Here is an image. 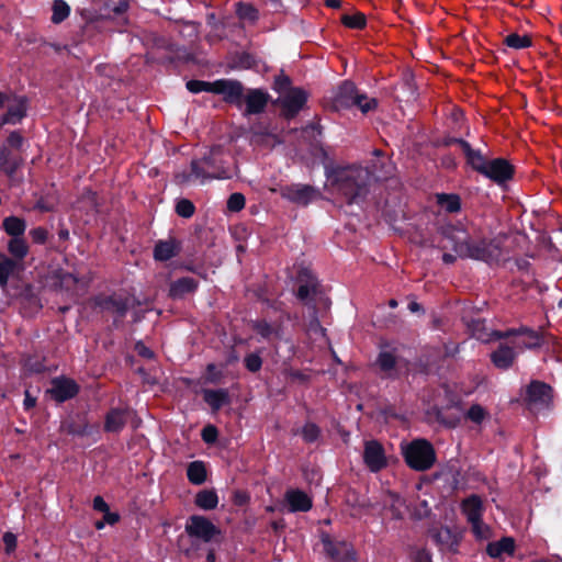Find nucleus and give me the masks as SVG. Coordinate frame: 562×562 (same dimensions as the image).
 <instances>
[{
  "label": "nucleus",
  "mask_w": 562,
  "mask_h": 562,
  "mask_svg": "<svg viewBox=\"0 0 562 562\" xmlns=\"http://www.w3.org/2000/svg\"><path fill=\"white\" fill-rule=\"evenodd\" d=\"M10 98L11 95L0 92V110L5 109V105Z\"/></svg>",
  "instance_id": "nucleus-64"
},
{
  "label": "nucleus",
  "mask_w": 562,
  "mask_h": 562,
  "mask_svg": "<svg viewBox=\"0 0 562 562\" xmlns=\"http://www.w3.org/2000/svg\"><path fill=\"white\" fill-rule=\"evenodd\" d=\"M307 94L301 88L290 89L286 93L278 99L281 106L282 115L290 120L297 115L306 103Z\"/></svg>",
  "instance_id": "nucleus-8"
},
{
  "label": "nucleus",
  "mask_w": 562,
  "mask_h": 562,
  "mask_svg": "<svg viewBox=\"0 0 562 562\" xmlns=\"http://www.w3.org/2000/svg\"><path fill=\"white\" fill-rule=\"evenodd\" d=\"M486 417V411L479 404L472 405L467 412V418L475 424H481Z\"/></svg>",
  "instance_id": "nucleus-46"
},
{
  "label": "nucleus",
  "mask_w": 562,
  "mask_h": 562,
  "mask_svg": "<svg viewBox=\"0 0 562 562\" xmlns=\"http://www.w3.org/2000/svg\"><path fill=\"white\" fill-rule=\"evenodd\" d=\"M245 206V196L241 193H233L227 200V209L232 212H239Z\"/></svg>",
  "instance_id": "nucleus-49"
},
{
  "label": "nucleus",
  "mask_w": 562,
  "mask_h": 562,
  "mask_svg": "<svg viewBox=\"0 0 562 562\" xmlns=\"http://www.w3.org/2000/svg\"><path fill=\"white\" fill-rule=\"evenodd\" d=\"M497 184L510 180L514 176V166L504 158L488 160L485 169L481 173Z\"/></svg>",
  "instance_id": "nucleus-12"
},
{
  "label": "nucleus",
  "mask_w": 562,
  "mask_h": 562,
  "mask_svg": "<svg viewBox=\"0 0 562 562\" xmlns=\"http://www.w3.org/2000/svg\"><path fill=\"white\" fill-rule=\"evenodd\" d=\"M188 480L195 485H200L206 480V469L202 461H193L187 469Z\"/></svg>",
  "instance_id": "nucleus-34"
},
{
  "label": "nucleus",
  "mask_w": 562,
  "mask_h": 562,
  "mask_svg": "<svg viewBox=\"0 0 562 562\" xmlns=\"http://www.w3.org/2000/svg\"><path fill=\"white\" fill-rule=\"evenodd\" d=\"M397 363V357L392 351H381L376 359V364L387 378L396 376Z\"/></svg>",
  "instance_id": "nucleus-29"
},
{
  "label": "nucleus",
  "mask_w": 562,
  "mask_h": 562,
  "mask_svg": "<svg viewBox=\"0 0 562 562\" xmlns=\"http://www.w3.org/2000/svg\"><path fill=\"white\" fill-rule=\"evenodd\" d=\"M203 398L214 412L221 409L224 405L229 403V394L225 389L204 390Z\"/></svg>",
  "instance_id": "nucleus-27"
},
{
  "label": "nucleus",
  "mask_w": 562,
  "mask_h": 562,
  "mask_svg": "<svg viewBox=\"0 0 562 562\" xmlns=\"http://www.w3.org/2000/svg\"><path fill=\"white\" fill-rule=\"evenodd\" d=\"M9 252L16 259H23L27 252L29 247L22 237H12L8 244Z\"/></svg>",
  "instance_id": "nucleus-35"
},
{
  "label": "nucleus",
  "mask_w": 562,
  "mask_h": 562,
  "mask_svg": "<svg viewBox=\"0 0 562 562\" xmlns=\"http://www.w3.org/2000/svg\"><path fill=\"white\" fill-rule=\"evenodd\" d=\"M128 9V2L126 0H121L119 4L113 9L115 14L124 13Z\"/></svg>",
  "instance_id": "nucleus-63"
},
{
  "label": "nucleus",
  "mask_w": 562,
  "mask_h": 562,
  "mask_svg": "<svg viewBox=\"0 0 562 562\" xmlns=\"http://www.w3.org/2000/svg\"><path fill=\"white\" fill-rule=\"evenodd\" d=\"M212 82L201 81V80H190L187 82V88L190 92L198 93L201 91L212 92Z\"/></svg>",
  "instance_id": "nucleus-48"
},
{
  "label": "nucleus",
  "mask_w": 562,
  "mask_h": 562,
  "mask_svg": "<svg viewBox=\"0 0 562 562\" xmlns=\"http://www.w3.org/2000/svg\"><path fill=\"white\" fill-rule=\"evenodd\" d=\"M16 262L9 258L3 257L0 259V285H5L10 276L14 272Z\"/></svg>",
  "instance_id": "nucleus-39"
},
{
  "label": "nucleus",
  "mask_w": 562,
  "mask_h": 562,
  "mask_svg": "<svg viewBox=\"0 0 562 562\" xmlns=\"http://www.w3.org/2000/svg\"><path fill=\"white\" fill-rule=\"evenodd\" d=\"M512 335L522 336L526 335V338H518L514 341V346L510 347L505 344H501L498 348L492 352L491 360L493 364L502 370H506L510 368L516 359L517 352L515 349L522 350L524 348H535L540 346V338L537 333L521 328L519 330H507V331H494L493 336L496 338H507Z\"/></svg>",
  "instance_id": "nucleus-3"
},
{
  "label": "nucleus",
  "mask_w": 562,
  "mask_h": 562,
  "mask_svg": "<svg viewBox=\"0 0 562 562\" xmlns=\"http://www.w3.org/2000/svg\"><path fill=\"white\" fill-rule=\"evenodd\" d=\"M429 535L439 550L442 552L456 553L460 543V535L448 527H434Z\"/></svg>",
  "instance_id": "nucleus-13"
},
{
  "label": "nucleus",
  "mask_w": 562,
  "mask_h": 562,
  "mask_svg": "<svg viewBox=\"0 0 562 562\" xmlns=\"http://www.w3.org/2000/svg\"><path fill=\"white\" fill-rule=\"evenodd\" d=\"M453 243V250L461 258L482 260L488 263L496 262L502 257V249L495 240H474L462 229L448 228L443 232Z\"/></svg>",
  "instance_id": "nucleus-2"
},
{
  "label": "nucleus",
  "mask_w": 562,
  "mask_h": 562,
  "mask_svg": "<svg viewBox=\"0 0 562 562\" xmlns=\"http://www.w3.org/2000/svg\"><path fill=\"white\" fill-rule=\"evenodd\" d=\"M136 350L144 358L151 359L154 357V352L143 344H137Z\"/></svg>",
  "instance_id": "nucleus-59"
},
{
  "label": "nucleus",
  "mask_w": 562,
  "mask_h": 562,
  "mask_svg": "<svg viewBox=\"0 0 562 562\" xmlns=\"http://www.w3.org/2000/svg\"><path fill=\"white\" fill-rule=\"evenodd\" d=\"M317 291V282L311 280L305 284H301L297 289V297L302 301L307 300L311 295H314Z\"/></svg>",
  "instance_id": "nucleus-47"
},
{
  "label": "nucleus",
  "mask_w": 562,
  "mask_h": 562,
  "mask_svg": "<svg viewBox=\"0 0 562 562\" xmlns=\"http://www.w3.org/2000/svg\"><path fill=\"white\" fill-rule=\"evenodd\" d=\"M91 303L94 308L115 314L119 318H123L130 307V299L121 294H100L94 296Z\"/></svg>",
  "instance_id": "nucleus-7"
},
{
  "label": "nucleus",
  "mask_w": 562,
  "mask_h": 562,
  "mask_svg": "<svg viewBox=\"0 0 562 562\" xmlns=\"http://www.w3.org/2000/svg\"><path fill=\"white\" fill-rule=\"evenodd\" d=\"M321 430L317 425L307 423L303 426L301 435L306 442H314L318 439Z\"/></svg>",
  "instance_id": "nucleus-44"
},
{
  "label": "nucleus",
  "mask_w": 562,
  "mask_h": 562,
  "mask_svg": "<svg viewBox=\"0 0 562 562\" xmlns=\"http://www.w3.org/2000/svg\"><path fill=\"white\" fill-rule=\"evenodd\" d=\"M252 329L267 340L280 339L283 334V326L280 321L268 323L266 319H258L252 323Z\"/></svg>",
  "instance_id": "nucleus-24"
},
{
  "label": "nucleus",
  "mask_w": 562,
  "mask_h": 562,
  "mask_svg": "<svg viewBox=\"0 0 562 562\" xmlns=\"http://www.w3.org/2000/svg\"><path fill=\"white\" fill-rule=\"evenodd\" d=\"M363 461L372 472L386 467V457L382 445L376 440L367 441L363 451Z\"/></svg>",
  "instance_id": "nucleus-15"
},
{
  "label": "nucleus",
  "mask_w": 562,
  "mask_h": 562,
  "mask_svg": "<svg viewBox=\"0 0 562 562\" xmlns=\"http://www.w3.org/2000/svg\"><path fill=\"white\" fill-rule=\"evenodd\" d=\"M181 250L180 243L175 237L166 240H159L154 248V258L158 261H167L179 255Z\"/></svg>",
  "instance_id": "nucleus-22"
},
{
  "label": "nucleus",
  "mask_w": 562,
  "mask_h": 562,
  "mask_svg": "<svg viewBox=\"0 0 562 562\" xmlns=\"http://www.w3.org/2000/svg\"><path fill=\"white\" fill-rule=\"evenodd\" d=\"M504 43L510 48L521 49L531 46L532 42L528 35L512 33L504 38Z\"/></svg>",
  "instance_id": "nucleus-37"
},
{
  "label": "nucleus",
  "mask_w": 562,
  "mask_h": 562,
  "mask_svg": "<svg viewBox=\"0 0 562 562\" xmlns=\"http://www.w3.org/2000/svg\"><path fill=\"white\" fill-rule=\"evenodd\" d=\"M30 236L34 243L44 244L47 240L48 232L46 228L40 226L31 229Z\"/></svg>",
  "instance_id": "nucleus-53"
},
{
  "label": "nucleus",
  "mask_w": 562,
  "mask_h": 562,
  "mask_svg": "<svg viewBox=\"0 0 562 562\" xmlns=\"http://www.w3.org/2000/svg\"><path fill=\"white\" fill-rule=\"evenodd\" d=\"M470 525H471V530L476 539L486 540V539L491 538V536H492L491 529L486 524L483 522L482 518L477 519L474 522H470Z\"/></svg>",
  "instance_id": "nucleus-42"
},
{
  "label": "nucleus",
  "mask_w": 562,
  "mask_h": 562,
  "mask_svg": "<svg viewBox=\"0 0 562 562\" xmlns=\"http://www.w3.org/2000/svg\"><path fill=\"white\" fill-rule=\"evenodd\" d=\"M199 282L190 277H183L170 284L169 295L173 299H181L186 294L193 293L198 289Z\"/></svg>",
  "instance_id": "nucleus-26"
},
{
  "label": "nucleus",
  "mask_w": 562,
  "mask_h": 562,
  "mask_svg": "<svg viewBox=\"0 0 562 562\" xmlns=\"http://www.w3.org/2000/svg\"><path fill=\"white\" fill-rule=\"evenodd\" d=\"M359 90L350 81L342 82L334 92L330 99H326V105H330L334 111L349 109L355 105V100Z\"/></svg>",
  "instance_id": "nucleus-10"
},
{
  "label": "nucleus",
  "mask_w": 562,
  "mask_h": 562,
  "mask_svg": "<svg viewBox=\"0 0 562 562\" xmlns=\"http://www.w3.org/2000/svg\"><path fill=\"white\" fill-rule=\"evenodd\" d=\"M324 548L326 553L333 559V562L356 561V553L348 542H334L329 539H324Z\"/></svg>",
  "instance_id": "nucleus-17"
},
{
  "label": "nucleus",
  "mask_w": 562,
  "mask_h": 562,
  "mask_svg": "<svg viewBox=\"0 0 562 562\" xmlns=\"http://www.w3.org/2000/svg\"><path fill=\"white\" fill-rule=\"evenodd\" d=\"M414 562H432L431 554L426 549H419L417 550L413 555Z\"/></svg>",
  "instance_id": "nucleus-56"
},
{
  "label": "nucleus",
  "mask_w": 562,
  "mask_h": 562,
  "mask_svg": "<svg viewBox=\"0 0 562 562\" xmlns=\"http://www.w3.org/2000/svg\"><path fill=\"white\" fill-rule=\"evenodd\" d=\"M400 502V498L396 497L394 503L391 505V512H392V516L393 518L395 519H402L403 518V514L401 513V510L398 509L396 503Z\"/></svg>",
  "instance_id": "nucleus-62"
},
{
  "label": "nucleus",
  "mask_w": 562,
  "mask_h": 562,
  "mask_svg": "<svg viewBox=\"0 0 562 562\" xmlns=\"http://www.w3.org/2000/svg\"><path fill=\"white\" fill-rule=\"evenodd\" d=\"M36 404V398L31 396L30 392L29 391H25V398H24V407L25 409H31L35 406Z\"/></svg>",
  "instance_id": "nucleus-60"
},
{
  "label": "nucleus",
  "mask_w": 562,
  "mask_h": 562,
  "mask_svg": "<svg viewBox=\"0 0 562 562\" xmlns=\"http://www.w3.org/2000/svg\"><path fill=\"white\" fill-rule=\"evenodd\" d=\"M52 10V22L55 24L61 23L70 13V8L64 0H55Z\"/></svg>",
  "instance_id": "nucleus-36"
},
{
  "label": "nucleus",
  "mask_w": 562,
  "mask_h": 562,
  "mask_svg": "<svg viewBox=\"0 0 562 562\" xmlns=\"http://www.w3.org/2000/svg\"><path fill=\"white\" fill-rule=\"evenodd\" d=\"M213 93L222 94L227 103L240 106L244 97V86L237 80L220 79L212 82Z\"/></svg>",
  "instance_id": "nucleus-9"
},
{
  "label": "nucleus",
  "mask_w": 562,
  "mask_h": 562,
  "mask_svg": "<svg viewBox=\"0 0 562 562\" xmlns=\"http://www.w3.org/2000/svg\"><path fill=\"white\" fill-rule=\"evenodd\" d=\"M552 387L541 381H532L526 390V401L535 408L548 407L552 402Z\"/></svg>",
  "instance_id": "nucleus-11"
},
{
  "label": "nucleus",
  "mask_w": 562,
  "mask_h": 562,
  "mask_svg": "<svg viewBox=\"0 0 562 562\" xmlns=\"http://www.w3.org/2000/svg\"><path fill=\"white\" fill-rule=\"evenodd\" d=\"M285 501L292 513L308 512L313 506L312 498L301 490H289L285 493Z\"/></svg>",
  "instance_id": "nucleus-23"
},
{
  "label": "nucleus",
  "mask_w": 562,
  "mask_h": 562,
  "mask_svg": "<svg viewBox=\"0 0 562 562\" xmlns=\"http://www.w3.org/2000/svg\"><path fill=\"white\" fill-rule=\"evenodd\" d=\"M120 519V516L115 513H110L109 510L108 512H104V521L110 524V525H113L115 522H117Z\"/></svg>",
  "instance_id": "nucleus-61"
},
{
  "label": "nucleus",
  "mask_w": 562,
  "mask_h": 562,
  "mask_svg": "<svg viewBox=\"0 0 562 562\" xmlns=\"http://www.w3.org/2000/svg\"><path fill=\"white\" fill-rule=\"evenodd\" d=\"M195 207L190 200L182 199L176 205V212L179 216L189 218L194 214Z\"/></svg>",
  "instance_id": "nucleus-45"
},
{
  "label": "nucleus",
  "mask_w": 562,
  "mask_h": 562,
  "mask_svg": "<svg viewBox=\"0 0 562 562\" xmlns=\"http://www.w3.org/2000/svg\"><path fill=\"white\" fill-rule=\"evenodd\" d=\"M3 543H4V547H5V552L7 553H11L15 550L16 548V537L12 533V532H5L3 535Z\"/></svg>",
  "instance_id": "nucleus-55"
},
{
  "label": "nucleus",
  "mask_w": 562,
  "mask_h": 562,
  "mask_svg": "<svg viewBox=\"0 0 562 562\" xmlns=\"http://www.w3.org/2000/svg\"><path fill=\"white\" fill-rule=\"evenodd\" d=\"M21 159L14 155L7 146L0 148V170L8 176H12L20 167Z\"/></svg>",
  "instance_id": "nucleus-28"
},
{
  "label": "nucleus",
  "mask_w": 562,
  "mask_h": 562,
  "mask_svg": "<svg viewBox=\"0 0 562 562\" xmlns=\"http://www.w3.org/2000/svg\"><path fill=\"white\" fill-rule=\"evenodd\" d=\"M341 23L355 30H362L367 24L366 15L361 12H357L355 14H344L341 16Z\"/></svg>",
  "instance_id": "nucleus-38"
},
{
  "label": "nucleus",
  "mask_w": 562,
  "mask_h": 562,
  "mask_svg": "<svg viewBox=\"0 0 562 562\" xmlns=\"http://www.w3.org/2000/svg\"><path fill=\"white\" fill-rule=\"evenodd\" d=\"M78 392L79 386L71 379H55L52 383V396L58 402H64L66 400L72 398L78 394Z\"/></svg>",
  "instance_id": "nucleus-18"
},
{
  "label": "nucleus",
  "mask_w": 562,
  "mask_h": 562,
  "mask_svg": "<svg viewBox=\"0 0 562 562\" xmlns=\"http://www.w3.org/2000/svg\"><path fill=\"white\" fill-rule=\"evenodd\" d=\"M236 13L243 20L254 22L258 19V10L249 3H236Z\"/></svg>",
  "instance_id": "nucleus-41"
},
{
  "label": "nucleus",
  "mask_w": 562,
  "mask_h": 562,
  "mask_svg": "<svg viewBox=\"0 0 562 562\" xmlns=\"http://www.w3.org/2000/svg\"><path fill=\"white\" fill-rule=\"evenodd\" d=\"M290 86H291V80L286 75L282 74V75H279L278 77H276L273 88L278 92L286 93L290 89H292Z\"/></svg>",
  "instance_id": "nucleus-51"
},
{
  "label": "nucleus",
  "mask_w": 562,
  "mask_h": 562,
  "mask_svg": "<svg viewBox=\"0 0 562 562\" xmlns=\"http://www.w3.org/2000/svg\"><path fill=\"white\" fill-rule=\"evenodd\" d=\"M56 277L58 279V285L60 289L66 291L72 290L78 282V279L69 272H58Z\"/></svg>",
  "instance_id": "nucleus-43"
},
{
  "label": "nucleus",
  "mask_w": 562,
  "mask_h": 562,
  "mask_svg": "<svg viewBox=\"0 0 562 562\" xmlns=\"http://www.w3.org/2000/svg\"><path fill=\"white\" fill-rule=\"evenodd\" d=\"M209 373V380L213 383L218 382L221 378V373L216 371V366L214 363H210L206 368Z\"/></svg>",
  "instance_id": "nucleus-58"
},
{
  "label": "nucleus",
  "mask_w": 562,
  "mask_h": 562,
  "mask_svg": "<svg viewBox=\"0 0 562 562\" xmlns=\"http://www.w3.org/2000/svg\"><path fill=\"white\" fill-rule=\"evenodd\" d=\"M24 143V137L21 135L19 131H13L7 138V147L19 150Z\"/></svg>",
  "instance_id": "nucleus-52"
},
{
  "label": "nucleus",
  "mask_w": 562,
  "mask_h": 562,
  "mask_svg": "<svg viewBox=\"0 0 562 562\" xmlns=\"http://www.w3.org/2000/svg\"><path fill=\"white\" fill-rule=\"evenodd\" d=\"M220 149H212L209 156L191 161L190 173H178L176 180L179 184L190 181L192 178L204 182L210 179L229 178L227 170L222 166L218 159Z\"/></svg>",
  "instance_id": "nucleus-4"
},
{
  "label": "nucleus",
  "mask_w": 562,
  "mask_h": 562,
  "mask_svg": "<svg viewBox=\"0 0 562 562\" xmlns=\"http://www.w3.org/2000/svg\"><path fill=\"white\" fill-rule=\"evenodd\" d=\"M461 510L469 524L481 519L484 510L481 497L477 495L467 497L461 503Z\"/></svg>",
  "instance_id": "nucleus-25"
},
{
  "label": "nucleus",
  "mask_w": 562,
  "mask_h": 562,
  "mask_svg": "<svg viewBox=\"0 0 562 562\" xmlns=\"http://www.w3.org/2000/svg\"><path fill=\"white\" fill-rule=\"evenodd\" d=\"M186 532L192 538L210 542L220 535V529L204 516L193 515L186 524Z\"/></svg>",
  "instance_id": "nucleus-6"
},
{
  "label": "nucleus",
  "mask_w": 562,
  "mask_h": 562,
  "mask_svg": "<svg viewBox=\"0 0 562 562\" xmlns=\"http://www.w3.org/2000/svg\"><path fill=\"white\" fill-rule=\"evenodd\" d=\"M436 203L448 213H457L461 210V199L454 193H437Z\"/></svg>",
  "instance_id": "nucleus-30"
},
{
  "label": "nucleus",
  "mask_w": 562,
  "mask_h": 562,
  "mask_svg": "<svg viewBox=\"0 0 562 562\" xmlns=\"http://www.w3.org/2000/svg\"><path fill=\"white\" fill-rule=\"evenodd\" d=\"M217 438V429L215 426L209 425L202 430V439L206 443H213Z\"/></svg>",
  "instance_id": "nucleus-54"
},
{
  "label": "nucleus",
  "mask_w": 562,
  "mask_h": 562,
  "mask_svg": "<svg viewBox=\"0 0 562 562\" xmlns=\"http://www.w3.org/2000/svg\"><path fill=\"white\" fill-rule=\"evenodd\" d=\"M244 362H245V367L250 371V372H257L261 369V366H262V360L260 358L259 355L257 353H249L245 357L244 359Z\"/></svg>",
  "instance_id": "nucleus-50"
},
{
  "label": "nucleus",
  "mask_w": 562,
  "mask_h": 562,
  "mask_svg": "<svg viewBox=\"0 0 562 562\" xmlns=\"http://www.w3.org/2000/svg\"><path fill=\"white\" fill-rule=\"evenodd\" d=\"M93 508L98 512L104 513L109 510V505L101 496H95L93 499Z\"/></svg>",
  "instance_id": "nucleus-57"
},
{
  "label": "nucleus",
  "mask_w": 562,
  "mask_h": 562,
  "mask_svg": "<svg viewBox=\"0 0 562 562\" xmlns=\"http://www.w3.org/2000/svg\"><path fill=\"white\" fill-rule=\"evenodd\" d=\"M453 143H456L460 146L462 153L464 154V156L467 158L468 164L475 171H477L479 173H482L483 170L485 169L488 160H486L485 157L479 150H474L468 142H465L461 138H458V139H453Z\"/></svg>",
  "instance_id": "nucleus-21"
},
{
  "label": "nucleus",
  "mask_w": 562,
  "mask_h": 562,
  "mask_svg": "<svg viewBox=\"0 0 562 562\" xmlns=\"http://www.w3.org/2000/svg\"><path fill=\"white\" fill-rule=\"evenodd\" d=\"M353 106H357L363 114H366L378 108V100L359 92L356 97Z\"/></svg>",
  "instance_id": "nucleus-40"
},
{
  "label": "nucleus",
  "mask_w": 562,
  "mask_h": 562,
  "mask_svg": "<svg viewBox=\"0 0 562 562\" xmlns=\"http://www.w3.org/2000/svg\"><path fill=\"white\" fill-rule=\"evenodd\" d=\"M243 99L246 103L245 115L259 114L265 111L269 94L260 89H250Z\"/></svg>",
  "instance_id": "nucleus-19"
},
{
  "label": "nucleus",
  "mask_w": 562,
  "mask_h": 562,
  "mask_svg": "<svg viewBox=\"0 0 562 562\" xmlns=\"http://www.w3.org/2000/svg\"><path fill=\"white\" fill-rule=\"evenodd\" d=\"M195 505L204 510L216 508L218 497L214 490H202L195 495Z\"/></svg>",
  "instance_id": "nucleus-33"
},
{
  "label": "nucleus",
  "mask_w": 562,
  "mask_h": 562,
  "mask_svg": "<svg viewBox=\"0 0 562 562\" xmlns=\"http://www.w3.org/2000/svg\"><path fill=\"white\" fill-rule=\"evenodd\" d=\"M130 415L128 408H111L104 418V431L120 432L126 425Z\"/></svg>",
  "instance_id": "nucleus-20"
},
{
  "label": "nucleus",
  "mask_w": 562,
  "mask_h": 562,
  "mask_svg": "<svg viewBox=\"0 0 562 562\" xmlns=\"http://www.w3.org/2000/svg\"><path fill=\"white\" fill-rule=\"evenodd\" d=\"M402 453L406 464L419 472L431 469L437 459L432 445L426 439H414L402 446Z\"/></svg>",
  "instance_id": "nucleus-5"
},
{
  "label": "nucleus",
  "mask_w": 562,
  "mask_h": 562,
  "mask_svg": "<svg viewBox=\"0 0 562 562\" xmlns=\"http://www.w3.org/2000/svg\"><path fill=\"white\" fill-rule=\"evenodd\" d=\"M5 114L0 116V127L5 124L15 125L26 115V100L21 97L11 95L5 105Z\"/></svg>",
  "instance_id": "nucleus-16"
},
{
  "label": "nucleus",
  "mask_w": 562,
  "mask_h": 562,
  "mask_svg": "<svg viewBox=\"0 0 562 562\" xmlns=\"http://www.w3.org/2000/svg\"><path fill=\"white\" fill-rule=\"evenodd\" d=\"M387 172L380 175L376 170L360 165L338 167L331 171L330 184L336 194L347 204H359L364 201L373 179L386 178Z\"/></svg>",
  "instance_id": "nucleus-1"
},
{
  "label": "nucleus",
  "mask_w": 562,
  "mask_h": 562,
  "mask_svg": "<svg viewBox=\"0 0 562 562\" xmlns=\"http://www.w3.org/2000/svg\"><path fill=\"white\" fill-rule=\"evenodd\" d=\"M2 228L12 237H22L26 229V223L21 217L8 216L2 221Z\"/></svg>",
  "instance_id": "nucleus-31"
},
{
  "label": "nucleus",
  "mask_w": 562,
  "mask_h": 562,
  "mask_svg": "<svg viewBox=\"0 0 562 562\" xmlns=\"http://www.w3.org/2000/svg\"><path fill=\"white\" fill-rule=\"evenodd\" d=\"M280 194L295 204L307 205L316 198L317 191L308 184H291L281 187Z\"/></svg>",
  "instance_id": "nucleus-14"
},
{
  "label": "nucleus",
  "mask_w": 562,
  "mask_h": 562,
  "mask_svg": "<svg viewBox=\"0 0 562 562\" xmlns=\"http://www.w3.org/2000/svg\"><path fill=\"white\" fill-rule=\"evenodd\" d=\"M515 543L512 538H503L497 542L488 543L486 551L492 558H499L503 553L513 554Z\"/></svg>",
  "instance_id": "nucleus-32"
}]
</instances>
